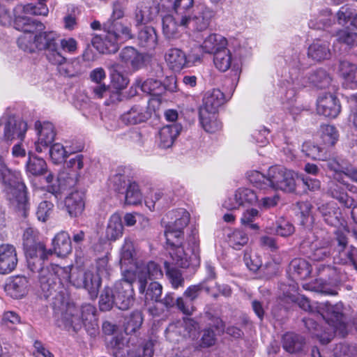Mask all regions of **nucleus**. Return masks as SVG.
I'll return each mask as SVG.
<instances>
[{"mask_svg":"<svg viewBox=\"0 0 357 357\" xmlns=\"http://www.w3.org/2000/svg\"><path fill=\"white\" fill-rule=\"evenodd\" d=\"M153 99H143L139 102L133 105L121 116L123 123L128 125H136L146 122L151 118L155 109L153 105Z\"/></svg>","mask_w":357,"mask_h":357,"instance_id":"15","label":"nucleus"},{"mask_svg":"<svg viewBox=\"0 0 357 357\" xmlns=\"http://www.w3.org/2000/svg\"><path fill=\"white\" fill-rule=\"evenodd\" d=\"M5 290L10 297L20 299L28 292V280L22 275L11 277L5 287Z\"/></svg>","mask_w":357,"mask_h":357,"instance_id":"31","label":"nucleus"},{"mask_svg":"<svg viewBox=\"0 0 357 357\" xmlns=\"http://www.w3.org/2000/svg\"><path fill=\"white\" fill-rule=\"evenodd\" d=\"M35 126L38 134V140L35 143L36 151L41 153L52 144L55 139L56 131L54 125L48 121H37Z\"/></svg>","mask_w":357,"mask_h":357,"instance_id":"20","label":"nucleus"},{"mask_svg":"<svg viewBox=\"0 0 357 357\" xmlns=\"http://www.w3.org/2000/svg\"><path fill=\"white\" fill-rule=\"evenodd\" d=\"M179 123H173L163 126L158 132V145L162 149L170 148L181 131Z\"/></svg>","mask_w":357,"mask_h":357,"instance_id":"32","label":"nucleus"},{"mask_svg":"<svg viewBox=\"0 0 357 357\" xmlns=\"http://www.w3.org/2000/svg\"><path fill=\"white\" fill-rule=\"evenodd\" d=\"M213 17V11L208 7L201 6H197L192 15L186 12V29L188 30L203 31L206 30Z\"/></svg>","mask_w":357,"mask_h":357,"instance_id":"18","label":"nucleus"},{"mask_svg":"<svg viewBox=\"0 0 357 357\" xmlns=\"http://www.w3.org/2000/svg\"><path fill=\"white\" fill-rule=\"evenodd\" d=\"M84 160L83 155L77 154L66 160L63 169L58 174V185L49 186L50 192L56 195L61 191L75 186L84 171Z\"/></svg>","mask_w":357,"mask_h":357,"instance_id":"10","label":"nucleus"},{"mask_svg":"<svg viewBox=\"0 0 357 357\" xmlns=\"http://www.w3.org/2000/svg\"><path fill=\"white\" fill-rule=\"evenodd\" d=\"M307 55L317 61L328 59L331 56L329 43L321 39L314 40L308 47Z\"/></svg>","mask_w":357,"mask_h":357,"instance_id":"40","label":"nucleus"},{"mask_svg":"<svg viewBox=\"0 0 357 357\" xmlns=\"http://www.w3.org/2000/svg\"><path fill=\"white\" fill-rule=\"evenodd\" d=\"M125 6L119 1H115L112 6V13L107 22L104 24L105 34L96 36L91 43L94 47L103 54L114 53L119 45L133 38L131 24L123 19L125 15Z\"/></svg>","mask_w":357,"mask_h":357,"instance_id":"5","label":"nucleus"},{"mask_svg":"<svg viewBox=\"0 0 357 357\" xmlns=\"http://www.w3.org/2000/svg\"><path fill=\"white\" fill-rule=\"evenodd\" d=\"M52 251L50 250L48 252L45 250L48 259L49 255H52V252L58 257L64 258L67 257L72 251L71 241L68 232L61 231L56 234L52 239Z\"/></svg>","mask_w":357,"mask_h":357,"instance_id":"25","label":"nucleus"},{"mask_svg":"<svg viewBox=\"0 0 357 357\" xmlns=\"http://www.w3.org/2000/svg\"><path fill=\"white\" fill-rule=\"evenodd\" d=\"M283 60L284 66L278 72L279 95L284 109L294 116L301 111V107L296 105L297 91L311 85L326 88L329 86L331 77L325 70L319 68L312 70L307 78H300L307 66L297 50L287 51Z\"/></svg>","mask_w":357,"mask_h":357,"instance_id":"2","label":"nucleus"},{"mask_svg":"<svg viewBox=\"0 0 357 357\" xmlns=\"http://www.w3.org/2000/svg\"><path fill=\"white\" fill-rule=\"evenodd\" d=\"M190 213L185 208L172 210L162 219L165 227L167 249L170 261H165L164 268H196L199 260L195 254L198 247L197 229L191 226L188 243L184 242V229L189 225Z\"/></svg>","mask_w":357,"mask_h":357,"instance_id":"1","label":"nucleus"},{"mask_svg":"<svg viewBox=\"0 0 357 357\" xmlns=\"http://www.w3.org/2000/svg\"><path fill=\"white\" fill-rule=\"evenodd\" d=\"M142 200V194L135 181L129 182L126 187L125 203L128 205H138Z\"/></svg>","mask_w":357,"mask_h":357,"instance_id":"50","label":"nucleus"},{"mask_svg":"<svg viewBox=\"0 0 357 357\" xmlns=\"http://www.w3.org/2000/svg\"><path fill=\"white\" fill-rule=\"evenodd\" d=\"M327 161V167L333 172V178L342 183L351 192H356L354 187L348 183L344 178H349L357 183V169L353 168L349 163L341 157L330 158Z\"/></svg>","mask_w":357,"mask_h":357,"instance_id":"14","label":"nucleus"},{"mask_svg":"<svg viewBox=\"0 0 357 357\" xmlns=\"http://www.w3.org/2000/svg\"><path fill=\"white\" fill-rule=\"evenodd\" d=\"M334 257L335 264L344 266H353L357 268V249L352 245L337 250Z\"/></svg>","mask_w":357,"mask_h":357,"instance_id":"44","label":"nucleus"},{"mask_svg":"<svg viewBox=\"0 0 357 357\" xmlns=\"http://www.w3.org/2000/svg\"><path fill=\"white\" fill-rule=\"evenodd\" d=\"M318 210L328 225L335 227L343 225L342 213L336 203L330 202L323 204L318 207Z\"/></svg>","mask_w":357,"mask_h":357,"instance_id":"28","label":"nucleus"},{"mask_svg":"<svg viewBox=\"0 0 357 357\" xmlns=\"http://www.w3.org/2000/svg\"><path fill=\"white\" fill-rule=\"evenodd\" d=\"M128 83V78L117 70H114L111 73V84L116 90L121 91L125 89Z\"/></svg>","mask_w":357,"mask_h":357,"instance_id":"64","label":"nucleus"},{"mask_svg":"<svg viewBox=\"0 0 357 357\" xmlns=\"http://www.w3.org/2000/svg\"><path fill=\"white\" fill-rule=\"evenodd\" d=\"M54 204L50 201L41 202L37 208L36 215L40 221L45 222L52 213Z\"/></svg>","mask_w":357,"mask_h":357,"instance_id":"63","label":"nucleus"},{"mask_svg":"<svg viewBox=\"0 0 357 357\" xmlns=\"http://www.w3.org/2000/svg\"><path fill=\"white\" fill-rule=\"evenodd\" d=\"M297 174L282 166L271 167L267 172V182L269 188L286 192H294L296 189Z\"/></svg>","mask_w":357,"mask_h":357,"instance_id":"11","label":"nucleus"},{"mask_svg":"<svg viewBox=\"0 0 357 357\" xmlns=\"http://www.w3.org/2000/svg\"><path fill=\"white\" fill-rule=\"evenodd\" d=\"M165 59L167 66L174 71H180L186 66V54L179 48L172 47L167 50Z\"/></svg>","mask_w":357,"mask_h":357,"instance_id":"37","label":"nucleus"},{"mask_svg":"<svg viewBox=\"0 0 357 357\" xmlns=\"http://www.w3.org/2000/svg\"><path fill=\"white\" fill-rule=\"evenodd\" d=\"M36 231L31 227L28 226L24 231L22 236L23 247L26 257L31 259L37 256L40 252L41 259L45 261L47 254L45 252L43 245L36 241Z\"/></svg>","mask_w":357,"mask_h":357,"instance_id":"23","label":"nucleus"},{"mask_svg":"<svg viewBox=\"0 0 357 357\" xmlns=\"http://www.w3.org/2000/svg\"><path fill=\"white\" fill-rule=\"evenodd\" d=\"M2 119L5 139L22 140L27 131V123L22 120H17L13 116L3 117Z\"/></svg>","mask_w":357,"mask_h":357,"instance_id":"22","label":"nucleus"},{"mask_svg":"<svg viewBox=\"0 0 357 357\" xmlns=\"http://www.w3.org/2000/svg\"><path fill=\"white\" fill-rule=\"evenodd\" d=\"M339 74L343 79L345 87L354 89L357 87V66L347 61H340Z\"/></svg>","mask_w":357,"mask_h":357,"instance_id":"36","label":"nucleus"},{"mask_svg":"<svg viewBox=\"0 0 357 357\" xmlns=\"http://www.w3.org/2000/svg\"><path fill=\"white\" fill-rule=\"evenodd\" d=\"M341 106L338 99L332 93L321 95L317 101V111L326 117L335 118L340 114Z\"/></svg>","mask_w":357,"mask_h":357,"instance_id":"24","label":"nucleus"},{"mask_svg":"<svg viewBox=\"0 0 357 357\" xmlns=\"http://www.w3.org/2000/svg\"><path fill=\"white\" fill-rule=\"evenodd\" d=\"M342 310L343 305L342 303L333 305L328 303H325V310L321 317L331 327L326 337H324L317 333L319 331V325L313 318H304L303 321L308 331L319 337L322 344H328L331 340L333 333H339L342 336L347 333V325L344 321Z\"/></svg>","mask_w":357,"mask_h":357,"instance_id":"9","label":"nucleus"},{"mask_svg":"<svg viewBox=\"0 0 357 357\" xmlns=\"http://www.w3.org/2000/svg\"><path fill=\"white\" fill-rule=\"evenodd\" d=\"M49 148L50 157L54 164L62 163L68 157L64 144L57 142L52 144Z\"/></svg>","mask_w":357,"mask_h":357,"instance_id":"54","label":"nucleus"},{"mask_svg":"<svg viewBox=\"0 0 357 357\" xmlns=\"http://www.w3.org/2000/svg\"><path fill=\"white\" fill-rule=\"evenodd\" d=\"M135 255L133 242L129 238H126L120 258L121 268H161V264L158 261L151 260L139 261L136 259Z\"/></svg>","mask_w":357,"mask_h":357,"instance_id":"16","label":"nucleus"},{"mask_svg":"<svg viewBox=\"0 0 357 357\" xmlns=\"http://www.w3.org/2000/svg\"><path fill=\"white\" fill-rule=\"evenodd\" d=\"M114 357H151L153 354V343L147 342L142 347L126 344L123 338L114 337L109 342Z\"/></svg>","mask_w":357,"mask_h":357,"instance_id":"13","label":"nucleus"},{"mask_svg":"<svg viewBox=\"0 0 357 357\" xmlns=\"http://www.w3.org/2000/svg\"><path fill=\"white\" fill-rule=\"evenodd\" d=\"M123 233V225L122 219L119 214H112L108 220L106 229L105 238L109 241H116L119 239Z\"/></svg>","mask_w":357,"mask_h":357,"instance_id":"38","label":"nucleus"},{"mask_svg":"<svg viewBox=\"0 0 357 357\" xmlns=\"http://www.w3.org/2000/svg\"><path fill=\"white\" fill-rule=\"evenodd\" d=\"M319 132L323 143L326 146H333L338 139V132L332 125H322Z\"/></svg>","mask_w":357,"mask_h":357,"instance_id":"51","label":"nucleus"},{"mask_svg":"<svg viewBox=\"0 0 357 357\" xmlns=\"http://www.w3.org/2000/svg\"><path fill=\"white\" fill-rule=\"evenodd\" d=\"M331 24V13L328 10H324L317 20H310L309 26L312 29H321Z\"/></svg>","mask_w":357,"mask_h":357,"instance_id":"58","label":"nucleus"},{"mask_svg":"<svg viewBox=\"0 0 357 357\" xmlns=\"http://www.w3.org/2000/svg\"><path fill=\"white\" fill-rule=\"evenodd\" d=\"M308 243H310V249L312 252L310 257L313 260H321L329 252L328 247L331 244V237L328 235L323 236L321 238L316 236V239L312 241H304L303 246Z\"/></svg>","mask_w":357,"mask_h":357,"instance_id":"34","label":"nucleus"},{"mask_svg":"<svg viewBox=\"0 0 357 357\" xmlns=\"http://www.w3.org/2000/svg\"><path fill=\"white\" fill-rule=\"evenodd\" d=\"M257 200L258 196L253 190L248 188H239L225 200L222 207L232 211L238 209L241 206L253 205L257 203Z\"/></svg>","mask_w":357,"mask_h":357,"instance_id":"17","label":"nucleus"},{"mask_svg":"<svg viewBox=\"0 0 357 357\" xmlns=\"http://www.w3.org/2000/svg\"><path fill=\"white\" fill-rule=\"evenodd\" d=\"M249 181L256 188L260 190H267L269 188L268 182H267V175L257 170H251L247 173Z\"/></svg>","mask_w":357,"mask_h":357,"instance_id":"55","label":"nucleus"},{"mask_svg":"<svg viewBox=\"0 0 357 357\" xmlns=\"http://www.w3.org/2000/svg\"><path fill=\"white\" fill-rule=\"evenodd\" d=\"M84 195L79 191H74L65 198V206L71 217L80 215L84 210Z\"/></svg>","mask_w":357,"mask_h":357,"instance_id":"35","label":"nucleus"},{"mask_svg":"<svg viewBox=\"0 0 357 357\" xmlns=\"http://www.w3.org/2000/svg\"><path fill=\"white\" fill-rule=\"evenodd\" d=\"M134 85L136 88L140 89L144 93L155 96L161 95L165 91L162 83L160 80L153 78H149L144 81L137 78Z\"/></svg>","mask_w":357,"mask_h":357,"instance_id":"42","label":"nucleus"},{"mask_svg":"<svg viewBox=\"0 0 357 357\" xmlns=\"http://www.w3.org/2000/svg\"><path fill=\"white\" fill-rule=\"evenodd\" d=\"M28 160L25 165V170L28 176H38L44 174L47 169L45 160L35 155L31 151L28 152Z\"/></svg>","mask_w":357,"mask_h":357,"instance_id":"39","label":"nucleus"},{"mask_svg":"<svg viewBox=\"0 0 357 357\" xmlns=\"http://www.w3.org/2000/svg\"><path fill=\"white\" fill-rule=\"evenodd\" d=\"M162 286L157 282H151L145 293V303L160 301L162 295Z\"/></svg>","mask_w":357,"mask_h":357,"instance_id":"59","label":"nucleus"},{"mask_svg":"<svg viewBox=\"0 0 357 357\" xmlns=\"http://www.w3.org/2000/svg\"><path fill=\"white\" fill-rule=\"evenodd\" d=\"M40 269L39 282L45 298L55 291L57 282H69L77 288H84L91 299L97 298L102 279L101 269Z\"/></svg>","mask_w":357,"mask_h":357,"instance_id":"3","label":"nucleus"},{"mask_svg":"<svg viewBox=\"0 0 357 357\" xmlns=\"http://www.w3.org/2000/svg\"><path fill=\"white\" fill-rule=\"evenodd\" d=\"M302 152L312 159L319 160H327L329 157V152L324 148H321L313 142H306L302 146Z\"/></svg>","mask_w":357,"mask_h":357,"instance_id":"48","label":"nucleus"},{"mask_svg":"<svg viewBox=\"0 0 357 357\" xmlns=\"http://www.w3.org/2000/svg\"><path fill=\"white\" fill-rule=\"evenodd\" d=\"M55 313L57 315V324L67 330L73 329L74 331L79 330L82 326V321L79 316V309L73 303H54Z\"/></svg>","mask_w":357,"mask_h":357,"instance_id":"12","label":"nucleus"},{"mask_svg":"<svg viewBox=\"0 0 357 357\" xmlns=\"http://www.w3.org/2000/svg\"><path fill=\"white\" fill-rule=\"evenodd\" d=\"M116 306L122 310H126L133 304L134 291L129 283L117 282L115 284Z\"/></svg>","mask_w":357,"mask_h":357,"instance_id":"26","label":"nucleus"},{"mask_svg":"<svg viewBox=\"0 0 357 357\" xmlns=\"http://www.w3.org/2000/svg\"><path fill=\"white\" fill-rule=\"evenodd\" d=\"M17 258L15 248L10 244L0 245V268H15Z\"/></svg>","mask_w":357,"mask_h":357,"instance_id":"45","label":"nucleus"},{"mask_svg":"<svg viewBox=\"0 0 357 357\" xmlns=\"http://www.w3.org/2000/svg\"><path fill=\"white\" fill-rule=\"evenodd\" d=\"M213 63L217 69L225 72L231 67L235 68L233 63V56L230 50L227 47L213 55Z\"/></svg>","mask_w":357,"mask_h":357,"instance_id":"47","label":"nucleus"},{"mask_svg":"<svg viewBox=\"0 0 357 357\" xmlns=\"http://www.w3.org/2000/svg\"><path fill=\"white\" fill-rule=\"evenodd\" d=\"M160 12V3L155 0H142L135 10L137 25L146 24L156 18Z\"/></svg>","mask_w":357,"mask_h":357,"instance_id":"21","label":"nucleus"},{"mask_svg":"<svg viewBox=\"0 0 357 357\" xmlns=\"http://www.w3.org/2000/svg\"><path fill=\"white\" fill-rule=\"evenodd\" d=\"M37 5L19 4L13 9V15L6 6L0 3V25L9 26L13 22L14 27L25 31L44 30L45 25L29 15L47 16L49 9L45 4L47 0H38Z\"/></svg>","mask_w":357,"mask_h":357,"instance_id":"6","label":"nucleus"},{"mask_svg":"<svg viewBox=\"0 0 357 357\" xmlns=\"http://www.w3.org/2000/svg\"><path fill=\"white\" fill-rule=\"evenodd\" d=\"M0 181L3 185L4 191L12 206L26 216L28 203L24 190L25 185L22 181L20 173L10 169L1 155H0Z\"/></svg>","mask_w":357,"mask_h":357,"instance_id":"8","label":"nucleus"},{"mask_svg":"<svg viewBox=\"0 0 357 357\" xmlns=\"http://www.w3.org/2000/svg\"><path fill=\"white\" fill-rule=\"evenodd\" d=\"M227 241L234 249L240 250L248 243V236L244 231L236 229L228 234Z\"/></svg>","mask_w":357,"mask_h":357,"instance_id":"53","label":"nucleus"},{"mask_svg":"<svg viewBox=\"0 0 357 357\" xmlns=\"http://www.w3.org/2000/svg\"><path fill=\"white\" fill-rule=\"evenodd\" d=\"M228 45L227 39L219 33H210L206 36L200 44L202 53L215 54Z\"/></svg>","mask_w":357,"mask_h":357,"instance_id":"29","label":"nucleus"},{"mask_svg":"<svg viewBox=\"0 0 357 357\" xmlns=\"http://www.w3.org/2000/svg\"><path fill=\"white\" fill-rule=\"evenodd\" d=\"M138 44L142 47L153 49L157 45V35L152 26H144L138 33Z\"/></svg>","mask_w":357,"mask_h":357,"instance_id":"46","label":"nucleus"},{"mask_svg":"<svg viewBox=\"0 0 357 357\" xmlns=\"http://www.w3.org/2000/svg\"><path fill=\"white\" fill-rule=\"evenodd\" d=\"M199 122L203 129L208 133H215L222 128V123L218 119V113L199 110Z\"/></svg>","mask_w":357,"mask_h":357,"instance_id":"41","label":"nucleus"},{"mask_svg":"<svg viewBox=\"0 0 357 357\" xmlns=\"http://www.w3.org/2000/svg\"><path fill=\"white\" fill-rule=\"evenodd\" d=\"M259 216V212L256 208H249L245 211L241 218V222L243 225L249 227L251 229L257 230L259 229L257 224L254 223L255 220Z\"/></svg>","mask_w":357,"mask_h":357,"instance_id":"57","label":"nucleus"},{"mask_svg":"<svg viewBox=\"0 0 357 357\" xmlns=\"http://www.w3.org/2000/svg\"><path fill=\"white\" fill-rule=\"evenodd\" d=\"M99 304L102 311L109 310L114 305H116L115 289L105 287L100 294Z\"/></svg>","mask_w":357,"mask_h":357,"instance_id":"52","label":"nucleus"},{"mask_svg":"<svg viewBox=\"0 0 357 357\" xmlns=\"http://www.w3.org/2000/svg\"><path fill=\"white\" fill-rule=\"evenodd\" d=\"M166 275L174 289L183 286L185 279L181 269H167Z\"/></svg>","mask_w":357,"mask_h":357,"instance_id":"62","label":"nucleus"},{"mask_svg":"<svg viewBox=\"0 0 357 357\" xmlns=\"http://www.w3.org/2000/svg\"><path fill=\"white\" fill-rule=\"evenodd\" d=\"M275 231L277 235L287 237L294 232V225L284 218H280L276 222Z\"/></svg>","mask_w":357,"mask_h":357,"instance_id":"60","label":"nucleus"},{"mask_svg":"<svg viewBox=\"0 0 357 357\" xmlns=\"http://www.w3.org/2000/svg\"><path fill=\"white\" fill-rule=\"evenodd\" d=\"M225 102L224 93L218 89L206 92L203 98V106L200 110L208 112L218 113L219 109Z\"/></svg>","mask_w":357,"mask_h":357,"instance_id":"30","label":"nucleus"},{"mask_svg":"<svg viewBox=\"0 0 357 357\" xmlns=\"http://www.w3.org/2000/svg\"><path fill=\"white\" fill-rule=\"evenodd\" d=\"M119 60L126 67L135 71L144 65V56L132 47H126L119 53Z\"/></svg>","mask_w":357,"mask_h":357,"instance_id":"27","label":"nucleus"},{"mask_svg":"<svg viewBox=\"0 0 357 357\" xmlns=\"http://www.w3.org/2000/svg\"><path fill=\"white\" fill-rule=\"evenodd\" d=\"M79 311L82 325L88 330L93 331L92 333H95L98 330L96 307L91 304H84Z\"/></svg>","mask_w":357,"mask_h":357,"instance_id":"43","label":"nucleus"},{"mask_svg":"<svg viewBox=\"0 0 357 357\" xmlns=\"http://www.w3.org/2000/svg\"><path fill=\"white\" fill-rule=\"evenodd\" d=\"M154 273L160 275L162 274L160 269H125L122 272V282L132 285L133 282H138L139 291L141 294H144L148 280H151Z\"/></svg>","mask_w":357,"mask_h":357,"instance_id":"19","label":"nucleus"},{"mask_svg":"<svg viewBox=\"0 0 357 357\" xmlns=\"http://www.w3.org/2000/svg\"><path fill=\"white\" fill-rule=\"evenodd\" d=\"M345 190H349L344 185L333 178L328 184L327 192L346 208H350L354 205V199L348 196Z\"/></svg>","mask_w":357,"mask_h":357,"instance_id":"33","label":"nucleus"},{"mask_svg":"<svg viewBox=\"0 0 357 357\" xmlns=\"http://www.w3.org/2000/svg\"><path fill=\"white\" fill-rule=\"evenodd\" d=\"M56 43H58L59 51L66 58L63 52L73 54L76 53L77 50L78 43L77 40L71 37L64 38L59 41V37L57 38Z\"/></svg>","mask_w":357,"mask_h":357,"instance_id":"56","label":"nucleus"},{"mask_svg":"<svg viewBox=\"0 0 357 357\" xmlns=\"http://www.w3.org/2000/svg\"><path fill=\"white\" fill-rule=\"evenodd\" d=\"M22 34L17 39L18 47L24 52H33L36 50H45L47 59L53 65L61 66L59 72L61 75L72 77L74 74L68 70L65 58L59 51L56 40L58 33L53 31H42L36 29L25 31L20 29Z\"/></svg>","mask_w":357,"mask_h":357,"instance_id":"4","label":"nucleus"},{"mask_svg":"<svg viewBox=\"0 0 357 357\" xmlns=\"http://www.w3.org/2000/svg\"><path fill=\"white\" fill-rule=\"evenodd\" d=\"M305 341L303 337L293 333H286L282 337L283 348L289 353L302 350Z\"/></svg>","mask_w":357,"mask_h":357,"instance_id":"49","label":"nucleus"},{"mask_svg":"<svg viewBox=\"0 0 357 357\" xmlns=\"http://www.w3.org/2000/svg\"><path fill=\"white\" fill-rule=\"evenodd\" d=\"M337 40L348 46H357V33L349 29L340 30L337 33Z\"/></svg>","mask_w":357,"mask_h":357,"instance_id":"61","label":"nucleus"},{"mask_svg":"<svg viewBox=\"0 0 357 357\" xmlns=\"http://www.w3.org/2000/svg\"><path fill=\"white\" fill-rule=\"evenodd\" d=\"M194 5V0H161L162 7L174 11L162 16V31L167 40H176L186 29V12Z\"/></svg>","mask_w":357,"mask_h":357,"instance_id":"7","label":"nucleus"}]
</instances>
